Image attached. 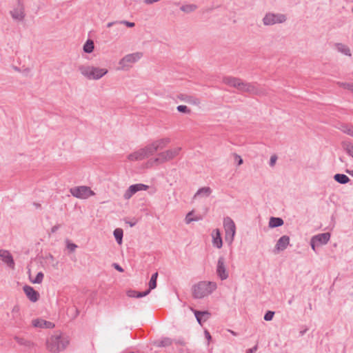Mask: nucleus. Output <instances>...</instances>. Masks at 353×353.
I'll return each instance as SVG.
<instances>
[{"mask_svg": "<svg viewBox=\"0 0 353 353\" xmlns=\"http://www.w3.org/2000/svg\"><path fill=\"white\" fill-rule=\"evenodd\" d=\"M216 283L211 281H201L192 287V296L194 299H202L216 289Z\"/></svg>", "mask_w": 353, "mask_h": 353, "instance_id": "nucleus-1", "label": "nucleus"}, {"mask_svg": "<svg viewBox=\"0 0 353 353\" xmlns=\"http://www.w3.org/2000/svg\"><path fill=\"white\" fill-rule=\"evenodd\" d=\"M69 341L66 338L61 335H53L47 339V349L51 352H59L63 350L68 345Z\"/></svg>", "mask_w": 353, "mask_h": 353, "instance_id": "nucleus-2", "label": "nucleus"}, {"mask_svg": "<svg viewBox=\"0 0 353 353\" xmlns=\"http://www.w3.org/2000/svg\"><path fill=\"white\" fill-rule=\"evenodd\" d=\"M142 57L143 53L139 52L125 55L119 62V65H120L119 70H128L132 63L138 61Z\"/></svg>", "mask_w": 353, "mask_h": 353, "instance_id": "nucleus-3", "label": "nucleus"}, {"mask_svg": "<svg viewBox=\"0 0 353 353\" xmlns=\"http://www.w3.org/2000/svg\"><path fill=\"white\" fill-rule=\"evenodd\" d=\"M223 227L225 232V240L229 244H232L236 233L235 223L230 217L227 216L223 219Z\"/></svg>", "mask_w": 353, "mask_h": 353, "instance_id": "nucleus-4", "label": "nucleus"}, {"mask_svg": "<svg viewBox=\"0 0 353 353\" xmlns=\"http://www.w3.org/2000/svg\"><path fill=\"white\" fill-rule=\"evenodd\" d=\"M181 150V148L177 147L173 149L168 150L158 154V157L154 159L156 163H163L164 162L170 161L179 155Z\"/></svg>", "mask_w": 353, "mask_h": 353, "instance_id": "nucleus-5", "label": "nucleus"}, {"mask_svg": "<svg viewBox=\"0 0 353 353\" xmlns=\"http://www.w3.org/2000/svg\"><path fill=\"white\" fill-rule=\"evenodd\" d=\"M286 16L283 14L267 13L263 19L265 26H272L276 23H282L286 21Z\"/></svg>", "mask_w": 353, "mask_h": 353, "instance_id": "nucleus-6", "label": "nucleus"}, {"mask_svg": "<svg viewBox=\"0 0 353 353\" xmlns=\"http://www.w3.org/2000/svg\"><path fill=\"white\" fill-rule=\"evenodd\" d=\"M330 233L325 232L314 235L310 240V245L314 251H316V247L325 245L327 243L330 239Z\"/></svg>", "mask_w": 353, "mask_h": 353, "instance_id": "nucleus-7", "label": "nucleus"}, {"mask_svg": "<svg viewBox=\"0 0 353 353\" xmlns=\"http://www.w3.org/2000/svg\"><path fill=\"white\" fill-rule=\"evenodd\" d=\"M11 17L15 21H22L26 17L25 6L23 0H17V4L13 10L10 12Z\"/></svg>", "mask_w": 353, "mask_h": 353, "instance_id": "nucleus-8", "label": "nucleus"}, {"mask_svg": "<svg viewBox=\"0 0 353 353\" xmlns=\"http://www.w3.org/2000/svg\"><path fill=\"white\" fill-rule=\"evenodd\" d=\"M225 258L221 256H219L217 265H216V274L220 278L221 281L225 280L228 278V272L226 270V266L225 265Z\"/></svg>", "mask_w": 353, "mask_h": 353, "instance_id": "nucleus-9", "label": "nucleus"}, {"mask_svg": "<svg viewBox=\"0 0 353 353\" xmlns=\"http://www.w3.org/2000/svg\"><path fill=\"white\" fill-rule=\"evenodd\" d=\"M148 185H146L143 183H137L130 185L128 189L125 192L123 197L125 199H129L132 197L133 194L137 193L139 191L141 190H147L148 189Z\"/></svg>", "mask_w": 353, "mask_h": 353, "instance_id": "nucleus-10", "label": "nucleus"}, {"mask_svg": "<svg viewBox=\"0 0 353 353\" xmlns=\"http://www.w3.org/2000/svg\"><path fill=\"white\" fill-rule=\"evenodd\" d=\"M70 193L74 197L79 199H86L88 197V186H78L72 188L70 190Z\"/></svg>", "mask_w": 353, "mask_h": 353, "instance_id": "nucleus-11", "label": "nucleus"}, {"mask_svg": "<svg viewBox=\"0 0 353 353\" xmlns=\"http://www.w3.org/2000/svg\"><path fill=\"white\" fill-rule=\"evenodd\" d=\"M23 292L28 299L32 302H37L39 299V293L32 287L26 285L23 288Z\"/></svg>", "mask_w": 353, "mask_h": 353, "instance_id": "nucleus-12", "label": "nucleus"}, {"mask_svg": "<svg viewBox=\"0 0 353 353\" xmlns=\"http://www.w3.org/2000/svg\"><path fill=\"white\" fill-rule=\"evenodd\" d=\"M108 73L105 68H99L97 67H90V79H99Z\"/></svg>", "mask_w": 353, "mask_h": 353, "instance_id": "nucleus-13", "label": "nucleus"}, {"mask_svg": "<svg viewBox=\"0 0 353 353\" xmlns=\"http://www.w3.org/2000/svg\"><path fill=\"white\" fill-rule=\"evenodd\" d=\"M0 258L8 267L14 269V261L12 254L8 250H0Z\"/></svg>", "mask_w": 353, "mask_h": 353, "instance_id": "nucleus-14", "label": "nucleus"}, {"mask_svg": "<svg viewBox=\"0 0 353 353\" xmlns=\"http://www.w3.org/2000/svg\"><path fill=\"white\" fill-rule=\"evenodd\" d=\"M289 244L290 237L287 235H283L277 241L274 247V251H283L288 248Z\"/></svg>", "mask_w": 353, "mask_h": 353, "instance_id": "nucleus-15", "label": "nucleus"}, {"mask_svg": "<svg viewBox=\"0 0 353 353\" xmlns=\"http://www.w3.org/2000/svg\"><path fill=\"white\" fill-rule=\"evenodd\" d=\"M242 80L237 77H225L223 79V82L230 86L236 88L238 90H240V88L241 86Z\"/></svg>", "mask_w": 353, "mask_h": 353, "instance_id": "nucleus-16", "label": "nucleus"}, {"mask_svg": "<svg viewBox=\"0 0 353 353\" xmlns=\"http://www.w3.org/2000/svg\"><path fill=\"white\" fill-rule=\"evenodd\" d=\"M240 92H245L252 94H258L259 89L254 84L242 81L241 86L239 90Z\"/></svg>", "mask_w": 353, "mask_h": 353, "instance_id": "nucleus-17", "label": "nucleus"}, {"mask_svg": "<svg viewBox=\"0 0 353 353\" xmlns=\"http://www.w3.org/2000/svg\"><path fill=\"white\" fill-rule=\"evenodd\" d=\"M193 312L197 322L200 325H202V323L206 321L211 316V314L208 311H200L194 310Z\"/></svg>", "mask_w": 353, "mask_h": 353, "instance_id": "nucleus-18", "label": "nucleus"}, {"mask_svg": "<svg viewBox=\"0 0 353 353\" xmlns=\"http://www.w3.org/2000/svg\"><path fill=\"white\" fill-rule=\"evenodd\" d=\"M212 243L214 247L221 248L223 245L221 232L219 229H216L212 233Z\"/></svg>", "mask_w": 353, "mask_h": 353, "instance_id": "nucleus-19", "label": "nucleus"}, {"mask_svg": "<svg viewBox=\"0 0 353 353\" xmlns=\"http://www.w3.org/2000/svg\"><path fill=\"white\" fill-rule=\"evenodd\" d=\"M142 154L144 155V159L153 155L157 152V148H155L153 143L147 145L145 147L141 148Z\"/></svg>", "mask_w": 353, "mask_h": 353, "instance_id": "nucleus-20", "label": "nucleus"}, {"mask_svg": "<svg viewBox=\"0 0 353 353\" xmlns=\"http://www.w3.org/2000/svg\"><path fill=\"white\" fill-rule=\"evenodd\" d=\"M14 339L19 345L23 346L26 348L30 349L34 346L33 342L23 337L15 336Z\"/></svg>", "mask_w": 353, "mask_h": 353, "instance_id": "nucleus-21", "label": "nucleus"}, {"mask_svg": "<svg viewBox=\"0 0 353 353\" xmlns=\"http://www.w3.org/2000/svg\"><path fill=\"white\" fill-rule=\"evenodd\" d=\"M179 99L186 103L193 105H199L200 103V100L193 96L181 94L179 96Z\"/></svg>", "mask_w": 353, "mask_h": 353, "instance_id": "nucleus-22", "label": "nucleus"}, {"mask_svg": "<svg viewBox=\"0 0 353 353\" xmlns=\"http://www.w3.org/2000/svg\"><path fill=\"white\" fill-rule=\"evenodd\" d=\"M157 148V151L159 150H162L164 148L168 143H170V138H163L157 141H154L152 142Z\"/></svg>", "mask_w": 353, "mask_h": 353, "instance_id": "nucleus-23", "label": "nucleus"}, {"mask_svg": "<svg viewBox=\"0 0 353 353\" xmlns=\"http://www.w3.org/2000/svg\"><path fill=\"white\" fill-rule=\"evenodd\" d=\"M150 293V290H147L144 292H138L136 290H130L127 292V295L130 297L133 298H141L145 296Z\"/></svg>", "mask_w": 353, "mask_h": 353, "instance_id": "nucleus-24", "label": "nucleus"}, {"mask_svg": "<svg viewBox=\"0 0 353 353\" xmlns=\"http://www.w3.org/2000/svg\"><path fill=\"white\" fill-rule=\"evenodd\" d=\"M283 223L284 221L281 218L272 216L269 221V227L270 228H277L283 225Z\"/></svg>", "mask_w": 353, "mask_h": 353, "instance_id": "nucleus-25", "label": "nucleus"}, {"mask_svg": "<svg viewBox=\"0 0 353 353\" xmlns=\"http://www.w3.org/2000/svg\"><path fill=\"white\" fill-rule=\"evenodd\" d=\"M212 192V190L210 187H203V188H199L197 190V192H196V194H194V198H196L197 196H199L208 197L210 195Z\"/></svg>", "mask_w": 353, "mask_h": 353, "instance_id": "nucleus-26", "label": "nucleus"}, {"mask_svg": "<svg viewBox=\"0 0 353 353\" xmlns=\"http://www.w3.org/2000/svg\"><path fill=\"white\" fill-rule=\"evenodd\" d=\"M173 340L169 337L162 338L161 340L154 342V345L157 347H168L172 344Z\"/></svg>", "mask_w": 353, "mask_h": 353, "instance_id": "nucleus-27", "label": "nucleus"}, {"mask_svg": "<svg viewBox=\"0 0 353 353\" xmlns=\"http://www.w3.org/2000/svg\"><path fill=\"white\" fill-rule=\"evenodd\" d=\"M334 179L340 184H346L350 181V178L344 174H336Z\"/></svg>", "mask_w": 353, "mask_h": 353, "instance_id": "nucleus-28", "label": "nucleus"}, {"mask_svg": "<svg viewBox=\"0 0 353 353\" xmlns=\"http://www.w3.org/2000/svg\"><path fill=\"white\" fill-rule=\"evenodd\" d=\"M130 161H140L144 159V155L141 152V150H139L128 156Z\"/></svg>", "mask_w": 353, "mask_h": 353, "instance_id": "nucleus-29", "label": "nucleus"}, {"mask_svg": "<svg viewBox=\"0 0 353 353\" xmlns=\"http://www.w3.org/2000/svg\"><path fill=\"white\" fill-rule=\"evenodd\" d=\"M114 236L118 244H121L123 241V231L121 228H116L113 232Z\"/></svg>", "mask_w": 353, "mask_h": 353, "instance_id": "nucleus-30", "label": "nucleus"}, {"mask_svg": "<svg viewBox=\"0 0 353 353\" xmlns=\"http://www.w3.org/2000/svg\"><path fill=\"white\" fill-rule=\"evenodd\" d=\"M336 48L337 50L345 55L351 56L350 48L343 43H336Z\"/></svg>", "mask_w": 353, "mask_h": 353, "instance_id": "nucleus-31", "label": "nucleus"}, {"mask_svg": "<svg viewBox=\"0 0 353 353\" xmlns=\"http://www.w3.org/2000/svg\"><path fill=\"white\" fill-rule=\"evenodd\" d=\"M342 146L346 152L353 158V143L349 141H343Z\"/></svg>", "mask_w": 353, "mask_h": 353, "instance_id": "nucleus-32", "label": "nucleus"}, {"mask_svg": "<svg viewBox=\"0 0 353 353\" xmlns=\"http://www.w3.org/2000/svg\"><path fill=\"white\" fill-rule=\"evenodd\" d=\"M157 278H158V272H157L152 275L150 280L149 281V283H148L149 288L148 290H150V292L152 290H154L157 288Z\"/></svg>", "mask_w": 353, "mask_h": 353, "instance_id": "nucleus-33", "label": "nucleus"}, {"mask_svg": "<svg viewBox=\"0 0 353 353\" xmlns=\"http://www.w3.org/2000/svg\"><path fill=\"white\" fill-rule=\"evenodd\" d=\"M341 130L345 134L353 137V125L345 124L341 125Z\"/></svg>", "mask_w": 353, "mask_h": 353, "instance_id": "nucleus-34", "label": "nucleus"}, {"mask_svg": "<svg viewBox=\"0 0 353 353\" xmlns=\"http://www.w3.org/2000/svg\"><path fill=\"white\" fill-rule=\"evenodd\" d=\"M197 8V6L194 4H188L182 6L180 9L184 12H192Z\"/></svg>", "mask_w": 353, "mask_h": 353, "instance_id": "nucleus-35", "label": "nucleus"}, {"mask_svg": "<svg viewBox=\"0 0 353 353\" xmlns=\"http://www.w3.org/2000/svg\"><path fill=\"white\" fill-rule=\"evenodd\" d=\"M66 248L70 253L74 252L77 248V245L71 242L69 239L65 240Z\"/></svg>", "mask_w": 353, "mask_h": 353, "instance_id": "nucleus-36", "label": "nucleus"}, {"mask_svg": "<svg viewBox=\"0 0 353 353\" xmlns=\"http://www.w3.org/2000/svg\"><path fill=\"white\" fill-rule=\"evenodd\" d=\"M43 277H44L43 273L41 272H39L37 273V274L36 277L34 278V279H30V281L32 283L40 284V283H42Z\"/></svg>", "mask_w": 353, "mask_h": 353, "instance_id": "nucleus-37", "label": "nucleus"}, {"mask_svg": "<svg viewBox=\"0 0 353 353\" xmlns=\"http://www.w3.org/2000/svg\"><path fill=\"white\" fill-rule=\"evenodd\" d=\"M193 214V212H190L187 214L186 216H185V223L187 224H189L192 221H199L200 219L199 218H192L191 216Z\"/></svg>", "mask_w": 353, "mask_h": 353, "instance_id": "nucleus-38", "label": "nucleus"}, {"mask_svg": "<svg viewBox=\"0 0 353 353\" xmlns=\"http://www.w3.org/2000/svg\"><path fill=\"white\" fill-rule=\"evenodd\" d=\"M43 319H36L32 320V324L34 327H43Z\"/></svg>", "mask_w": 353, "mask_h": 353, "instance_id": "nucleus-39", "label": "nucleus"}, {"mask_svg": "<svg viewBox=\"0 0 353 353\" xmlns=\"http://www.w3.org/2000/svg\"><path fill=\"white\" fill-rule=\"evenodd\" d=\"M274 315V312L268 310L265 312L263 319L266 321H270L273 319Z\"/></svg>", "mask_w": 353, "mask_h": 353, "instance_id": "nucleus-40", "label": "nucleus"}, {"mask_svg": "<svg viewBox=\"0 0 353 353\" xmlns=\"http://www.w3.org/2000/svg\"><path fill=\"white\" fill-rule=\"evenodd\" d=\"M176 109L179 112L188 113V114L190 112V110L186 105H178L176 107Z\"/></svg>", "mask_w": 353, "mask_h": 353, "instance_id": "nucleus-41", "label": "nucleus"}, {"mask_svg": "<svg viewBox=\"0 0 353 353\" xmlns=\"http://www.w3.org/2000/svg\"><path fill=\"white\" fill-rule=\"evenodd\" d=\"M79 70L81 72L83 75H84L86 77H88V68L84 65H79Z\"/></svg>", "mask_w": 353, "mask_h": 353, "instance_id": "nucleus-42", "label": "nucleus"}, {"mask_svg": "<svg viewBox=\"0 0 353 353\" xmlns=\"http://www.w3.org/2000/svg\"><path fill=\"white\" fill-rule=\"evenodd\" d=\"M341 87L349 90H353V83H340Z\"/></svg>", "mask_w": 353, "mask_h": 353, "instance_id": "nucleus-43", "label": "nucleus"}, {"mask_svg": "<svg viewBox=\"0 0 353 353\" xmlns=\"http://www.w3.org/2000/svg\"><path fill=\"white\" fill-rule=\"evenodd\" d=\"M234 160L236 162L237 165H241L243 164V161L241 157L237 154H234Z\"/></svg>", "mask_w": 353, "mask_h": 353, "instance_id": "nucleus-44", "label": "nucleus"}, {"mask_svg": "<svg viewBox=\"0 0 353 353\" xmlns=\"http://www.w3.org/2000/svg\"><path fill=\"white\" fill-rule=\"evenodd\" d=\"M43 327H45V328H52L54 327V324L53 323H52L50 321H46V320H43Z\"/></svg>", "mask_w": 353, "mask_h": 353, "instance_id": "nucleus-45", "label": "nucleus"}, {"mask_svg": "<svg viewBox=\"0 0 353 353\" xmlns=\"http://www.w3.org/2000/svg\"><path fill=\"white\" fill-rule=\"evenodd\" d=\"M112 266L114 268V269H116L119 272H124L123 268L121 265H119L118 263H114L112 264Z\"/></svg>", "mask_w": 353, "mask_h": 353, "instance_id": "nucleus-46", "label": "nucleus"}, {"mask_svg": "<svg viewBox=\"0 0 353 353\" xmlns=\"http://www.w3.org/2000/svg\"><path fill=\"white\" fill-rule=\"evenodd\" d=\"M19 311H20L19 306L17 305L13 307V308L12 310V313L13 314V316H14V314H19Z\"/></svg>", "mask_w": 353, "mask_h": 353, "instance_id": "nucleus-47", "label": "nucleus"}, {"mask_svg": "<svg viewBox=\"0 0 353 353\" xmlns=\"http://www.w3.org/2000/svg\"><path fill=\"white\" fill-rule=\"evenodd\" d=\"M276 159H277V157L276 155L272 156L270 158V165L274 166L276 163Z\"/></svg>", "mask_w": 353, "mask_h": 353, "instance_id": "nucleus-48", "label": "nucleus"}, {"mask_svg": "<svg viewBox=\"0 0 353 353\" xmlns=\"http://www.w3.org/2000/svg\"><path fill=\"white\" fill-rule=\"evenodd\" d=\"M204 334H205V339L208 340V343H210V341H211V339H212V336H211V335H210V332H209L207 330H205L204 331Z\"/></svg>", "mask_w": 353, "mask_h": 353, "instance_id": "nucleus-49", "label": "nucleus"}, {"mask_svg": "<svg viewBox=\"0 0 353 353\" xmlns=\"http://www.w3.org/2000/svg\"><path fill=\"white\" fill-rule=\"evenodd\" d=\"M137 223V220L127 221L125 220V223L128 224L130 227L134 226Z\"/></svg>", "mask_w": 353, "mask_h": 353, "instance_id": "nucleus-50", "label": "nucleus"}, {"mask_svg": "<svg viewBox=\"0 0 353 353\" xmlns=\"http://www.w3.org/2000/svg\"><path fill=\"white\" fill-rule=\"evenodd\" d=\"M83 50L85 53H88V39L85 41Z\"/></svg>", "mask_w": 353, "mask_h": 353, "instance_id": "nucleus-51", "label": "nucleus"}, {"mask_svg": "<svg viewBox=\"0 0 353 353\" xmlns=\"http://www.w3.org/2000/svg\"><path fill=\"white\" fill-rule=\"evenodd\" d=\"M122 23L125 24L126 26L129 27V28H132V27H134L135 26V23L134 22H130V21H122Z\"/></svg>", "mask_w": 353, "mask_h": 353, "instance_id": "nucleus-52", "label": "nucleus"}, {"mask_svg": "<svg viewBox=\"0 0 353 353\" xmlns=\"http://www.w3.org/2000/svg\"><path fill=\"white\" fill-rule=\"evenodd\" d=\"M257 345H254L253 347L247 350L246 353H254L257 350Z\"/></svg>", "mask_w": 353, "mask_h": 353, "instance_id": "nucleus-53", "label": "nucleus"}, {"mask_svg": "<svg viewBox=\"0 0 353 353\" xmlns=\"http://www.w3.org/2000/svg\"><path fill=\"white\" fill-rule=\"evenodd\" d=\"M173 342H174L176 344H179L181 345H185V343L183 339H178V340H173Z\"/></svg>", "mask_w": 353, "mask_h": 353, "instance_id": "nucleus-54", "label": "nucleus"}, {"mask_svg": "<svg viewBox=\"0 0 353 353\" xmlns=\"http://www.w3.org/2000/svg\"><path fill=\"white\" fill-rule=\"evenodd\" d=\"M94 50V41L90 39V53L92 52Z\"/></svg>", "mask_w": 353, "mask_h": 353, "instance_id": "nucleus-55", "label": "nucleus"}, {"mask_svg": "<svg viewBox=\"0 0 353 353\" xmlns=\"http://www.w3.org/2000/svg\"><path fill=\"white\" fill-rule=\"evenodd\" d=\"M60 225H54L52 228H51V232L52 233H54L56 232L58 229L59 228Z\"/></svg>", "mask_w": 353, "mask_h": 353, "instance_id": "nucleus-56", "label": "nucleus"}, {"mask_svg": "<svg viewBox=\"0 0 353 353\" xmlns=\"http://www.w3.org/2000/svg\"><path fill=\"white\" fill-rule=\"evenodd\" d=\"M160 0H144V3L145 4H152L153 3H156L159 1Z\"/></svg>", "mask_w": 353, "mask_h": 353, "instance_id": "nucleus-57", "label": "nucleus"}, {"mask_svg": "<svg viewBox=\"0 0 353 353\" xmlns=\"http://www.w3.org/2000/svg\"><path fill=\"white\" fill-rule=\"evenodd\" d=\"M30 72V69L27 68L26 69L23 70V73L26 75H28L29 74V72Z\"/></svg>", "mask_w": 353, "mask_h": 353, "instance_id": "nucleus-58", "label": "nucleus"}, {"mask_svg": "<svg viewBox=\"0 0 353 353\" xmlns=\"http://www.w3.org/2000/svg\"><path fill=\"white\" fill-rule=\"evenodd\" d=\"M345 172L349 174L350 175H351L352 176H353V170H346Z\"/></svg>", "mask_w": 353, "mask_h": 353, "instance_id": "nucleus-59", "label": "nucleus"}, {"mask_svg": "<svg viewBox=\"0 0 353 353\" xmlns=\"http://www.w3.org/2000/svg\"><path fill=\"white\" fill-rule=\"evenodd\" d=\"M294 300V296H292V298L288 301V304L291 305Z\"/></svg>", "mask_w": 353, "mask_h": 353, "instance_id": "nucleus-60", "label": "nucleus"}, {"mask_svg": "<svg viewBox=\"0 0 353 353\" xmlns=\"http://www.w3.org/2000/svg\"><path fill=\"white\" fill-rule=\"evenodd\" d=\"M34 205L37 208H41V204L37 203H34Z\"/></svg>", "mask_w": 353, "mask_h": 353, "instance_id": "nucleus-61", "label": "nucleus"}, {"mask_svg": "<svg viewBox=\"0 0 353 353\" xmlns=\"http://www.w3.org/2000/svg\"><path fill=\"white\" fill-rule=\"evenodd\" d=\"M94 195V192L90 188V196Z\"/></svg>", "mask_w": 353, "mask_h": 353, "instance_id": "nucleus-62", "label": "nucleus"}, {"mask_svg": "<svg viewBox=\"0 0 353 353\" xmlns=\"http://www.w3.org/2000/svg\"><path fill=\"white\" fill-rule=\"evenodd\" d=\"M229 332H231L234 336H236V335H237V334H236V332H234V331H232V330H229Z\"/></svg>", "mask_w": 353, "mask_h": 353, "instance_id": "nucleus-63", "label": "nucleus"}, {"mask_svg": "<svg viewBox=\"0 0 353 353\" xmlns=\"http://www.w3.org/2000/svg\"><path fill=\"white\" fill-rule=\"evenodd\" d=\"M113 24H114V23H112V22L108 23V27H110V26H112Z\"/></svg>", "mask_w": 353, "mask_h": 353, "instance_id": "nucleus-64", "label": "nucleus"}]
</instances>
